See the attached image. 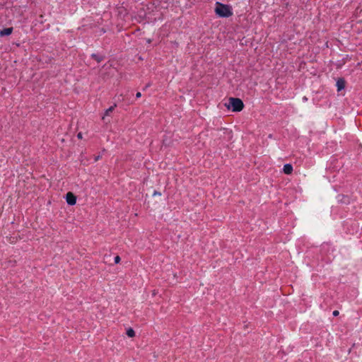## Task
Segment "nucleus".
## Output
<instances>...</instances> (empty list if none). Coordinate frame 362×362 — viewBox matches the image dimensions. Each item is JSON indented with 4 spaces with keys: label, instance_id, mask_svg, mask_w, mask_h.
Wrapping results in <instances>:
<instances>
[{
    "label": "nucleus",
    "instance_id": "nucleus-5",
    "mask_svg": "<svg viewBox=\"0 0 362 362\" xmlns=\"http://www.w3.org/2000/svg\"><path fill=\"white\" fill-rule=\"evenodd\" d=\"M283 171L286 175H290L293 172V166L291 164H285L283 168Z\"/></svg>",
    "mask_w": 362,
    "mask_h": 362
},
{
    "label": "nucleus",
    "instance_id": "nucleus-1",
    "mask_svg": "<svg viewBox=\"0 0 362 362\" xmlns=\"http://www.w3.org/2000/svg\"><path fill=\"white\" fill-rule=\"evenodd\" d=\"M215 13L221 18H228L233 15L231 7L220 2L216 3Z\"/></svg>",
    "mask_w": 362,
    "mask_h": 362
},
{
    "label": "nucleus",
    "instance_id": "nucleus-10",
    "mask_svg": "<svg viewBox=\"0 0 362 362\" xmlns=\"http://www.w3.org/2000/svg\"><path fill=\"white\" fill-rule=\"evenodd\" d=\"M338 315H339V311L338 310L333 311V315L334 316H337Z\"/></svg>",
    "mask_w": 362,
    "mask_h": 362
},
{
    "label": "nucleus",
    "instance_id": "nucleus-4",
    "mask_svg": "<svg viewBox=\"0 0 362 362\" xmlns=\"http://www.w3.org/2000/svg\"><path fill=\"white\" fill-rule=\"evenodd\" d=\"M13 32V28H7L0 30V36L10 35Z\"/></svg>",
    "mask_w": 362,
    "mask_h": 362
},
{
    "label": "nucleus",
    "instance_id": "nucleus-2",
    "mask_svg": "<svg viewBox=\"0 0 362 362\" xmlns=\"http://www.w3.org/2000/svg\"><path fill=\"white\" fill-rule=\"evenodd\" d=\"M225 105L228 110H232L233 112H240L244 107L243 101L235 98H230L228 102Z\"/></svg>",
    "mask_w": 362,
    "mask_h": 362
},
{
    "label": "nucleus",
    "instance_id": "nucleus-3",
    "mask_svg": "<svg viewBox=\"0 0 362 362\" xmlns=\"http://www.w3.org/2000/svg\"><path fill=\"white\" fill-rule=\"evenodd\" d=\"M66 201L68 204L73 206L76 203V197L72 192H68L66 195Z\"/></svg>",
    "mask_w": 362,
    "mask_h": 362
},
{
    "label": "nucleus",
    "instance_id": "nucleus-7",
    "mask_svg": "<svg viewBox=\"0 0 362 362\" xmlns=\"http://www.w3.org/2000/svg\"><path fill=\"white\" fill-rule=\"evenodd\" d=\"M115 106H111L108 109L106 110L105 111V115L107 116L109 115V114L113 111L114 108H115Z\"/></svg>",
    "mask_w": 362,
    "mask_h": 362
},
{
    "label": "nucleus",
    "instance_id": "nucleus-11",
    "mask_svg": "<svg viewBox=\"0 0 362 362\" xmlns=\"http://www.w3.org/2000/svg\"><path fill=\"white\" fill-rule=\"evenodd\" d=\"M141 96V93H140V92H138V93L136 94V97L137 98H140Z\"/></svg>",
    "mask_w": 362,
    "mask_h": 362
},
{
    "label": "nucleus",
    "instance_id": "nucleus-12",
    "mask_svg": "<svg viewBox=\"0 0 362 362\" xmlns=\"http://www.w3.org/2000/svg\"><path fill=\"white\" fill-rule=\"evenodd\" d=\"M100 156H96V157L95 158V161L98 160L100 159Z\"/></svg>",
    "mask_w": 362,
    "mask_h": 362
},
{
    "label": "nucleus",
    "instance_id": "nucleus-13",
    "mask_svg": "<svg viewBox=\"0 0 362 362\" xmlns=\"http://www.w3.org/2000/svg\"><path fill=\"white\" fill-rule=\"evenodd\" d=\"M78 137L79 139L82 138L81 133L78 134Z\"/></svg>",
    "mask_w": 362,
    "mask_h": 362
},
{
    "label": "nucleus",
    "instance_id": "nucleus-6",
    "mask_svg": "<svg viewBox=\"0 0 362 362\" xmlns=\"http://www.w3.org/2000/svg\"><path fill=\"white\" fill-rule=\"evenodd\" d=\"M127 336H128V337H134V335H135V332L134 331V329H133L129 328V329H127Z\"/></svg>",
    "mask_w": 362,
    "mask_h": 362
},
{
    "label": "nucleus",
    "instance_id": "nucleus-8",
    "mask_svg": "<svg viewBox=\"0 0 362 362\" xmlns=\"http://www.w3.org/2000/svg\"><path fill=\"white\" fill-rule=\"evenodd\" d=\"M337 85L338 90H340L344 88V83H343V82H340L339 81H337Z\"/></svg>",
    "mask_w": 362,
    "mask_h": 362
},
{
    "label": "nucleus",
    "instance_id": "nucleus-9",
    "mask_svg": "<svg viewBox=\"0 0 362 362\" xmlns=\"http://www.w3.org/2000/svg\"><path fill=\"white\" fill-rule=\"evenodd\" d=\"M114 260H115V264H118V263H119V262H120L121 259H120L119 256H118V255H117V256H116V257H115V259H114Z\"/></svg>",
    "mask_w": 362,
    "mask_h": 362
}]
</instances>
